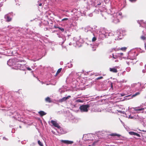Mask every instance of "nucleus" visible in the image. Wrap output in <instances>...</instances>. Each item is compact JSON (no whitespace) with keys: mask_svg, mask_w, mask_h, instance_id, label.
<instances>
[{"mask_svg":"<svg viewBox=\"0 0 146 146\" xmlns=\"http://www.w3.org/2000/svg\"><path fill=\"white\" fill-rule=\"evenodd\" d=\"M139 130L140 131H142L143 132H146V130H140V129H139Z\"/></svg>","mask_w":146,"mask_h":146,"instance_id":"34","label":"nucleus"},{"mask_svg":"<svg viewBox=\"0 0 146 146\" xmlns=\"http://www.w3.org/2000/svg\"><path fill=\"white\" fill-rule=\"evenodd\" d=\"M110 71L111 72L114 73H116L117 72V70L116 68H110Z\"/></svg>","mask_w":146,"mask_h":146,"instance_id":"12","label":"nucleus"},{"mask_svg":"<svg viewBox=\"0 0 146 146\" xmlns=\"http://www.w3.org/2000/svg\"><path fill=\"white\" fill-rule=\"evenodd\" d=\"M117 31L118 32H119V31Z\"/></svg>","mask_w":146,"mask_h":146,"instance_id":"43","label":"nucleus"},{"mask_svg":"<svg viewBox=\"0 0 146 146\" xmlns=\"http://www.w3.org/2000/svg\"><path fill=\"white\" fill-rule=\"evenodd\" d=\"M38 144L40 146H43L42 143L41 142H40V140L38 141Z\"/></svg>","mask_w":146,"mask_h":146,"instance_id":"19","label":"nucleus"},{"mask_svg":"<svg viewBox=\"0 0 146 146\" xmlns=\"http://www.w3.org/2000/svg\"><path fill=\"white\" fill-rule=\"evenodd\" d=\"M17 66V68H16V69H19L21 70V67L23 68V65H22L20 64H16Z\"/></svg>","mask_w":146,"mask_h":146,"instance_id":"10","label":"nucleus"},{"mask_svg":"<svg viewBox=\"0 0 146 146\" xmlns=\"http://www.w3.org/2000/svg\"><path fill=\"white\" fill-rule=\"evenodd\" d=\"M134 110L136 111H139L144 110V108H142L140 109H138V108H134Z\"/></svg>","mask_w":146,"mask_h":146,"instance_id":"15","label":"nucleus"},{"mask_svg":"<svg viewBox=\"0 0 146 146\" xmlns=\"http://www.w3.org/2000/svg\"><path fill=\"white\" fill-rule=\"evenodd\" d=\"M102 31V33L99 35V38L102 40L104 39L106 37L107 35L106 32H104V31Z\"/></svg>","mask_w":146,"mask_h":146,"instance_id":"4","label":"nucleus"},{"mask_svg":"<svg viewBox=\"0 0 146 146\" xmlns=\"http://www.w3.org/2000/svg\"><path fill=\"white\" fill-rule=\"evenodd\" d=\"M133 118V117H130V115H129V118Z\"/></svg>","mask_w":146,"mask_h":146,"instance_id":"37","label":"nucleus"},{"mask_svg":"<svg viewBox=\"0 0 146 146\" xmlns=\"http://www.w3.org/2000/svg\"><path fill=\"white\" fill-rule=\"evenodd\" d=\"M88 146H90V145H89Z\"/></svg>","mask_w":146,"mask_h":146,"instance_id":"45","label":"nucleus"},{"mask_svg":"<svg viewBox=\"0 0 146 146\" xmlns=\"http://www.w3.org/2000/svg\"><path fill=\"white\" fill-rule=\"evenodd\" d=\"M63 41L62 42V43H63L66 40V39L65 38H64V37H63Z\"/></svg>","mask_w":146,"mask_h":146,"instance_id":"29","label":"nucleus"},{"mask_svg":"<svg viewBox=\"0 0 146 146\" xmlns=\"http://www.w3.org/2000/svg\"><path fill=\"white\" fill-rule=\"evenodd\" d=\"M45 101L49 103H50L52 102V101L51 100L50 98L49 97H47L45 99Z\"/></svg>","mask_w":146,"mask_h":146,"instance_id":"14","label":"nucleus"},{"mask_svg":"<svg viewBox=\"0 0 146 146\" xmlns=\"http://www.w3.org/2000/svg\"><path fill=\"white\" fill-rule=\"evenodd\" d=\"M22 62L23 60H17L16 59H10L7 62V64L9 66H13L15 64L14 62Z\"/></svg>","mask_w":146,"mask_h":146,"instance_id":"2","label":"nucleus"},{"mask_svg":"<svg viewBox=\"0 0 146 146\" xmlns=\"http://www.w3.org/2000/svg\"><path fill=\"white\" fill-rule=\"evenodd\" d=\"M61 70H62L61 68H59V69H58L56 73V74H58L61 71Z\"/></svg>","mask_w":146,"mask_h":146,"instance_id":"20","label":"nucleus"},{"mask_svg":"<svg viewBox=\"0 0 146 146\" xmlns=\"http://www.w3.org/2000/svg\"><path fill=\"white\" fill-rule=\"evenodd\" d=\"M5 18L6 19V21L7 22L10 21L11 20V19L7 15H5Z\"/></svg>","mask_w":146,"mask_h":146,"instance_id":"11","label":"nucleus"},{"mask_svg":"<svg viewBox=\"0 0 146 146\" xmlns=\"http://www.w3.org/2000/svg\"><path fill=\"white\" fill-rule=\"evenodd\" d=\"M118 111V112H120V113H122V112H121V111Z\"/></svg>","mask_w":146,"mask_h":146,"instance_id":"39","label":"nucleus"},{"mask_svg":"<svg viewBox=\"0 0 146 146\" xmlns=\"http://www.w3.org/2000/svg\"><path fill=\"white\" fill-rule=\"evenodd\" d=\"M71 96H68L67 97H65V100H66L67 99L70 98Z\"/></svg>","mask_w":146,"mask_h":146,"instance_id":"24","label":"nucleus"},{"mask_svg":"<svg viewBox=\"0 0 146 146\" xmlns=\"http://www.w3.org/2000/svg\"><path fill=\"white\" fill-rule=\"evenodd\" d=\"M61 141L65 144H71L73 143V142L72 141H70L69 140H61Z\"/></svg>","mask_w":146,"mask_h":146,"instance_id":"8","label":"nucleus"},{"mask_svg":"<svg viewBox=\"0 0 146 146\" xmlns=\"http://www.w3.org/2000/svg\"><path fill=\"white\" fill-rule=\"evenodd\" d=\"M96 40V38L95 36L92 39V42H94Z\"/></svg>","mask_w":146,"mask_h":146,"instance_id":"21","label":"nucleus"},{"mask_svg":"<svg viewBox=\"0 0 146 146\" xmlns=\"http://www.w3.org/2000/svg\"><path fill=\"white\" fill-rule=\"evenodd\" d=\"M122 15V13H115L114 14V16H118L119 15L121 16Z\"/></svg>","mask_w":146,"mask_h":146,"instance_id":"17","label":"nucleus"},{"mask_svg":"<svg viewBox=\"0 0 146 146\" xmlns=\"http://www.w3.org/2000/svg\"><path fill=\"white\" fill-rule=\"evenodd\" d=\"M120 95H121V96H123L125 95L124 94H120Z\"/></svg>","mask_w":146,"mask_h":146,"instance_id":"35","label":"nucleus"},{"mask_svg":"<svg viewBox=\"0 0 146 146\" xmlns=\"http://www.w3.org/2000/svg\"><path fill=\"white\" fill-rule=\"evenodd\" d=\"M117 67H118L117 66H116V67H115V68H117Z\"/></svg>","mask_w":146,"mask_h":146,"instance_id":"42","label":"nucleus"},{"mask_svg":"<svg viewBox=\"0 0 146 146\" xmlns=\"http://www.w3.org/2000/svg\"><path fill=\"white\" fill-rule=\"evenodd\" d=\"M141 38L142 39L144 40L145 39V37L144 36H141Z\"/></svg>","mask_w":146,"mask_h":146,"instance_id":"23","label":"nucleus"},{"mask_svg":"<svg viewBox=\"0 0 146 146\" xmlns=\"http://www.w3.org/2000/svg\"><path fill=\"white\" fill-rule=\"evenodd\" d=\"M76 101L78 102H82V101L81 100H76Z\"/></svg>","mask_w":146,"mask_h":146,"instance_id":"28","label":"nucleus"},{"mask_svg":"<svg viewBox=\"0 0 146 146\" xmlns=\"http://www.w3.org/2000/svg\"><path fill=\"white\" fill-rule=\"evenodd\" d=\"M137 0H129V1L131 2H135Z\"/></svg>","mask_w":146,"mask_h":146,"instance_id":"33","label":"nucleus"},{"mask_svg":"<svg viewBox=\"0 0 146 146\" xmlns=\"http://www.w3.org/2000/svg\"><path fill=\"white\" fill-rule=\"evenodd\" d=\"M117 60H115V62H117Z\"/></svg>","mask_w":146,"mask_h":146,"instance_id":"44","label":"nucleus"},{"mask_svg":"<svg viewBox=\"0 0 146 146\" xmlns=\"http://www.w3.org/2000/svg\"><path fill=\"white\" fill-rule=\"evenodd\" d=\"M51 123L52 124L53 126L58 128L57 131L58 133H60L61 134L64 133V132L63 131H61L62 129H60L61 128L60 127L59 125L57 123V122L56 121L52 120L51 121Z\"/></svg>","mask_w":146,"mask_h":146,"instance_id":"1","label":"nucleus"},{"mask_svg":"<svg viewBox=\"0 0 146 146\" xmlns=\"http://www.w3.org/2000/svg\"><path fill=\"white\" fill-rule=\"evenodd\" d=\"M27 69L29 70H30V71H31V68H29V67H28L27 68Z\"/></svg>","mask_w":146,"mask_h":146,"instance_id":"32","label":"nucleus"},{"mask_svg":"<svg viewBox=\"0 0 146 146\" xmlns=\"http://www.w3.org/2000/svg\"><path fill=\"white\" fill-rule=\"evenodd\" d=\"M42 4L40 3L39 4L38 6H42Z\"/></svg>","mask_w":146,"mask_h":146,"instance_id":"36","label":"nucleus"},{"mask_svg":"<svg viewBox=\"0 0 146 146\" xmlns=\"http://www.w3.org/2000/svg\"><path fill=\"white\" fill-rule=\"evenodd\" d=\"M102 78H103V77L102 76H101V77L98 78H97V80H99V79H102Z\"/></svg>","mask_w":146,"mask_h":146,"instance_id":"26","label":"nucleus"},{"mask_svg":"<svg viewBox=\"0 0 146 146\" xmlns=\"http://www.w3.org/2000/svg\"><path fill=\"white\" fill-rule=\"evenodd\" d=\"M119 18L118 16H114L112 18L113 20V22L115 23H117L119 22V20L118 19Z\"/></svg>","mask_w":146,"mask_h":146,"instance_id":"7","label":"nucleus"},{"mask_svg":"<svg viewBox=\"0 0 146 146\" xmlns=\"http://www.w3.org/2000/svg\"><path fill=\"white\" fill-rule=\"evenodd\" d=\"M113 58H114V59H116V58H117V56H114L113 55Z\"/></svg>","mask_w":146,"mask_h":146,"instance_id":"30","label":"nucleus"},{"mask_svg":"<svg viewBox=\"0 0 146 146\" xmlns=\"http://www.w3.org/2000/svg\"><path fill=\"white\" fill-rule=\"evenodd\" d=\"M68 20V18H64V19H62V21H66V20Z\"/></svg>","mask_w":146,"mask_h":146,"instance_id":"27","label":"nucleus"},{"mask_svg":"<svg viewBox=\"0 0 146 146\" xmlns=\"http://www.w3.org/2000/svg\"><path fill=\"white\" fill-rule=\"evenodd\" d=\"M129 133L131 135H136L139 137H140V135L139 134L133 131L129 132Z\"/></svg>","mask_w":146,"mask_h":146,"instance_id":"9","label":"nucleus"},{"mask_svg":"<svg viewBox=\"0 0 146 146\" xmlns=\"http://www.w3.org/2000/svg\"><path fill=\"white\" fill-rule=\"evenodd\" d=\"M121 55H123V53H121Z\"/></svg>","mask_w":146,"mask_h":146,"instance_id":"41","label":"nucleus"},{"mask_svg":"<svg viewBox=\"0 0 146 146\" xmlns=\"http://www.w3.org/2000/svg\"><path fill=\"white\" fill-rule=\"evenodd\" d=\"M90 106L88 105H82L80 107V109L82 112H86L88 110Z\"/></svg>","mask_w":146,"mask_h":146,"instance_id":"3","label":"nucleus"},{"mask_svg":"<svg viewBox=\"0 0 146 146\" xmlns=\"http://www.w3.org/2000/svg\"><path fill=\"white\" fill-rule=\"evenodd\" d=\"M38 113L41 115V116H42L46 114V113H45L43 111H40L38 112Z\"/></svg>","mask_w":146,"mask_h":146,"instance_id":"13","label":"nucleus"},{"mask_svg":"<svg viewBox=\"0 0 146 146\" xmlns=\"http://www.w3.org/2000/svg\"><path fill=\"white\" fill-rule=\"evenodd\" d=\"M55 28H58L59 29H60V30H61L62 32L64 31V29L62 28H61V27H55Z\"/></svg>","mask_w":146,"mask_h":146,"instance_id":"18","label":"nucleus"},{"mask_svg":"<svg viewBox=\"0 0 146 146\" xmlns=\"http://www.w3.org/2000/svg\"><path fill=\"white\" fill-rule=\"evenodd\" d=\"M110 135L111 136H117L118 137H119L121 136L120 135L118 134H117L116 133H112V134H110Z\"/></svg>","mask_w":146,"mask_h":146,"instance_id":"16","label":"nucleus"},{"mask_svg":"<svg viewBox=\"0 0 146 146\" xmlns=\"http://www.w3.org/2000/svg\"><path fill=\"white\" fill-rule=\"evenodd\" d=\"M137 22L139 24L140 26L146 28V23L144 22L142 20L138 21Z\"/></svg>","mask_w":146,"mask_h":146,"instance_id":"6","label":"nucleus"},{"mask_svg":"<svg viewBox=\"0 0 146 146\" xmlns=\"http://www.w3.org/2000/svg\"><path fill=\"white\" fill-rule=\"evenodd\" d=\"M143 72L144 73L145 72L144 71V70H143Z\"/></svg>","mask_w":146,"mask_h":146,"instance_id":"40","label":"nucleus"},{"mask_svg":"<svg viewBox=\"0 0 146 146\" xmlns=\"http://www.w3.org/2000/svg\"><path fill=\"white\" fill-rule=\"evenodd\" d=\"M66 100H65V97H63L61 99V101L62 102H63V101H65Z\"/></svg>","mask_w":146,"mask_h":146,"instance_id":"22","label":"nucleus"},{"mask_svg":"<svg viewBox=\"0 0 146 146\" xmlns=\"http://www.w3.org/2000/svg\"><path fill=\"white\" fill-rule=\"evenodd\" d=\"M98 141V140L97 141L94 142L93 143V145H94L95 144V143H97Z\"/></svg>","mask_w":146,"mask_h":146,"instance_id":"31","label":"nucleus"},{"mask_svg":"<svg viewBox=\"0 0 146 146\" xmlns=\"http://www.w3.org/2000/svg\"><path fill=\"white\" fill-rule=\"evenodd\" d=\"M140 94V92H136L135 94L132 95L131 96V95H128L126 97V100H128L129 99H131L133 98V97H135L136 96L139 95Z\"/></svg>","mask_w":146,"mask_h":146,"instance_id":"5","label":"nucleus"},{"mask_svg":"<svg viewBox=\"0 0 146 146\" xmlns=\"http://www.w3.org/2000/svg\"><path fill=\"white\" fill-rule=\"evenodd\" d=\"M126 49V48L125 47H123L121 48V50H125Z\"/></svg>","mask_w":146,"mask_h":146,"instance_id":"25","label":"nucleus"},{"mask_svg":"<svg viewBox=\"0 0 146 146\" xmlns=\"http://www.w3.org/2000/svg\"><path fill=\"white\" fill-rule=\"evenodd\" d=\"M101 4V3H100L98 4V5H100Z\"/></svg>","mask_w":146,"mask_h":146,"instance_id":"38","label":"nucleus"}]
</instances>
